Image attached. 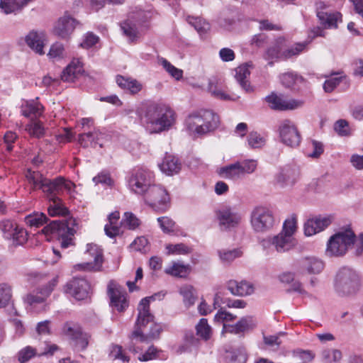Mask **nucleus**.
<instances>
[{
	"mask_svg": "<svg viewBox=\"0 0 363 363\" xmlns=\"http://www.w3.org/2000/svg\"><path fill=\"white\" fill-rule=\"evenodd\" d=\"M250 223L255 232L265 233L273 228L275 220L271 210L266 207L258 206L251 213Z\"/></svg>",
	"mask_w": 363,
	"mask_h": 363,
	"instance_id": "nucleus-8",
	"label": "nucleus"
},
{
	"mask_svg": "<svg viewBox=\"0 0 363 363\" xmlns=\"http://www.w3.org/2000/svg\"><path fill=\"white\" fill-rule=\"evenodd\" d=\"M120 227L121 228H124L128 230H135L136 228V218L135 215L130 212H125L121 222Z\"/></svg>",
	"mask_w": 363,
	"mask_h": 363,
	"instance_id": "nucleus-60",
	"label": "nucleus"
},
{
	"mask_svg": "<svg viewBox=\"0 0 363 363\" xmlns=\"http://www.w3.org/2000/svg\"><path fill=\"white\" fill-rule=\"evenodd\" d=\"M109 356L113 359H121L123 362L129 361V357L124 352L122 347L118 345L111 346Z\"/></svg>",
	"mask_w": 363,
	"mask_h": 363,
	"instance_id": "nucleus-59",
	"label": "nucleus"
},
{
	"mask_svg": "<svg viewBox=\"0 0 363 363\" xmlns=\"http://www.w3.org/2000/svg\"><path fill=\"white\" fill-rule=\"evenodd\" d=\"M91 286L89 283L82 278H74L65 286V292L70 294L77 300H84L89 296Z\"/></svg>",
	"mask_w": 363,
	"mask_h": 363,
	"instance_id": "nucleus-16",
	"label": "nucleus"
},
{
	"mask_svg": "<svg viewBox=\"0 0 363 363\" xmlns=\"http://www.w3.org/2000/svg\"><path fill=\"white\" fill-rule=\"evenodd\" d=\"M196 335L202 340L207 341L211 336V328L208 323L207 319L201 318L196 325Z\"/></svg>",
	"mask_w": 363,
	"mask_h": 363,
	"instance_id": "nucleus-47",
	"label": "nucleus"
},
{
	"mask_svg": "<svg viewBox=\"0 0 363 363\" xmlns=\"http://www.w3.org/2000/svg\"><path fill=\"white\" fill-rule=\"evenodd\" d=\"M279 280L285 284H291L289 291H295L300 294L306 293L302 287V284L295 279V274L291 272H284L280 274L278 277Z\"/></svg>",
	"mask_w": 363,
	"mask_h": 363,
	"instance_id": "nucleus-36",
	"label": "nucleus"
},
{
	"mask_svg": "<svg viewBox=\"0 0 363 363\" xmlns=\"http://www.w3.org/2000/svg\"><path fill=\"white\" fill-rule=\"evenodd\" d=\"M104 136V134L98 130L88 132L86 133L79 134L78 137L79 143L86 147L89 145H99L102 147L101 140Z\"/></svg>",
	"mask_w": 363,
	"mask_h": 363,
	"instance_id": "nucleus-31",
	"label": "nucleus"
},
{
	"mask_svg": "<svg viewBox=\"0 0 363 363\" xmlns=\"http://www.w3.org/2000/svg\"><path fill=\"white\" fill-rule=\"evenodd\" d=\"M86 247V254L92 257L93 261L76 264L74 268L76 270L84 271L100 270L103 263L102 250L97 245L93 243L88 244Z\"/></svg>",
	"mask_w": 363,
	"mask_h": 363,
	"instance_id": "nucleus-15",
	"label": "nucleus"
},
{
	"mask_svg": "<svg viewBox=\"0 0 363 363\" xmlns=\"http://www.w3.org/2000/svg\"><path fill=\"white\" fill-rule=\"evenodd\" d=\"M185 123L191 133L203 135L218 128L219 117L210 110H200L189 114Z\"/></svg>",
	"mask_w": 363,
	"mask_h": 363,
	"instance_id": "nucleus-3",
	"label": "nucleus"
},
{
	"mask_svg": "<svg viewBox=\"0 0 363 363\" xmlns=\"http://www.w3.org/2000/svg\"><path fill=\"white\" fill-rule=\"evenodd\" d=\"M208 91L216 99L224 101L234 100L230 95L225 93L217 83L212 81L208 83Z\"/></svg>",
	"mask_w": 363,
	"mask_h": 363,
	"instance_id": "nucleus-51",
	"label": "nucleus"
},
{
	"mask_svg": "<svg viewBox=\"0 0 363 363\" xmlns=\"http://www.w3.org/2000/svg\"><path fill=\"white\" fill-rule=\"evenodd\" d=\"M121 30L129 40L133 42L136 37V23L133 17H129L121 24Z\"/></svg>",
	"mask_w": 363,
	"mask_h": 363,
	"instance_id": "nucleus-44",
	"label": "nucleus"
},
{
	"mask_svg": "<svg viewBox=\"0 0 363 363\" xmlns=\"http://www.w3.org/2000/svg\"><path fill=\"white\" fill-rule=\"evenodd\" d=\"M160 170L168 176L178 174L182 169L179 159L172 155L166 153L161 163L158 164Z\"/></svg>",
	"mask_w": 363,
	"mask_h": 363,
	"instance_id": "nucleus-23",
	"label": "nucleus"
},
{
	"mask_svg": "<svg viewBox=\"0 0 363 363\" xmlns=\"http://www.w3.org/2000/svg\"><path fill=\"white\" fill-rule=\"evenodd\" d=\"M293 357L296 360L301 361L302 363H308L313 359L315 354L310 350L297 349L294 350Z\"/></svg>",
	"mask_w": 363,
	"mask_h": 363,
	"instance_id": "nucleus-57",
	"label": "nucleus"
},
{
	"mask_svg": "<svg viewBox=\"0 0 363 363\" xmlns=\"http://www.w3.org/2000/svg\"><path fill=\"white\" fill-rule=\"evenodd\" d=\"M116 82L118 86L123 89H128L131 94H135L136 89V81L130 80L129 78L125 77L121 75H117Z\"/></svg>",
	"mask_w": 363,
	"mask_h": 363,
	"instance_id": "nucleus-53",
	"label": "nucleus"
},
{
	"mask_svg": "<svg viewBox=\"0 0 363 363\" xmlns=\"http://www.w3.org/2000/svg\"><path fill=\"white\" fill-rule=\"evenodd\" d=\"M191 271V267L189 264H184L182 262H173L172 265L165 268L164 272L167 274L175 277L185 278Z\"/></svg>",
	"mask_w": 363,
	"mask_h": 363,
	"instance_id": "nucleus-34",
	"label": "nucleus"
},
{
	"mask_svg": "<svg viewBox=\"0 0 363 363\" xmlns=\"http://www.w3.org/2000/svg\"><path fill=\"white\" fill-rule=\"evenodd\" d=\"M281 82L286 88H292L302 77L292 72L284 73L281 76Z\"/></svg>",
	"mask_w": 363,
	"mask_h": 363,
	"instance_id": "nucleus-54",
	"label": "nucleus"
},
{
	"mask_svg": "<svg viewBox=\"0 0 363 363\" xmlns=\"http://www.w3.org/2000/svg\"><path fill=\"white\" fill-rule=\"evenodd\" d=\"M255 327V323L253 318L250 316L242 318L235 325H230L223 323V331L233 334L244 333Z\"/></svg>",
	"mask_w": 363,
	"mask_h": 363,
	"instance_id": "nucleus-22",
	"label": "nucleus"
},
{
	"mask_svg": "<svg viewBox=\"0 0 363 363\" xmlns=\"http://www.w3.org/2000/svg\"><path fill=\"white\" fill-rule=\"evenodd\" d=\"M317 17L325 28L331 29L337 28V21H341L342 14L339 12L318 11Z\"/></svg>",
	"mask_w": 363,
	"mask_h": 363,
	"instance_id": "nucleus-33",
	"label": "nucleus"
},
{
	"mask_svg": "<svg viewBox=\"0 0 363 363\" xmlns=\"http://www.w3.org/2000/svg\"><path fill=\"white\" fill-rule=\"evenodd\" d=\"M166 250L167 255H187L191 252V249L184 243L167 245Z\"/></svg>",
	"mask_w": 363,
	"mask_h": 363,
	"instance_id": "nucleus-52",
	"label": "nucleus"
},
{
	"mask_svg": "<svg viewBox=\"0 0 363 363\" xmlns=\"http://www.w3.org/2000/svg\"><path fill=\"white\" fill-rule=\"evenodd\" d=\"M247 142L252 148H259L265 143L264 139L257 132H252L248 135Z\"/></svg>",
	"mask_w": 363,
	"mask_h": 363,
	"instance_id": "nucleus-62",
	"label": "nucleus"
},
{
	"mask_svg": "<svg viewBox=\"0 0 363 363\" xmlns=\"http://www.w3.org/2000/svg\"><path fill=\"white\" fill-rule=\"evenodd\" d=\"M186 21L199 33H204L210 29L208 23L200 17L188 16Z\"/></svg>",
	"mask_w": 363,
	"mask_h": 363,
	"instance_id": "nucleus-50",
	"label": "nucleus"
},
{
	"mask_svg": "<svg viewBox=\"0 0 363 363\" xmlns=\"http://www.w3.org/2000/svg\"><path fill=\"white\" fill-rule=\"evenodd\" d=\"M34 0H1L0 9L5 14H10L21 11L30 2Z\"/></svg>",
	"mask_w": 363,
	"mask_h": 363,
	"instance_id": "nucleus-35",
	"label": "nucleus"
},
{
	"mask_svg": "<svg viewBox=\"0 0 363 363\" xmlns=\"http://www.w3.org/2000/svg\"><path fill=\"white\" fill-rule=\"evenodd\" d=\"M261 243L264 248L272 245L278 252H284L291 250L296 242L292 236L280 233L272 238L263 240Z\"/></svg>",
	"mask_w": 363,
	"mask_h": 363,
	"instance_id": "nucleus-17",
	"label": "nucleus"
},
{
	"mask_svg": "<svg viewBox=\"0 0 363 363\" xmlns=\"http://www.w3.org/2000/svg\"><path fill=\"white\" fill-rule=\"evenodd\" d=\"M26 178L29 184L32 186L33 190L37 189H40V186L44 183V180L47 179L44 177L40 172L32 171L31 169L26 171Z\"/></svg>",
	"mask_w": 363,
	"mask_h": 363,
	"instance_id": "nucleus-42",
	"label": "nucleus"
},
{
	"mask_svg": "<svg viewBox=\"0 0 363 363\" xmlns=\"http://www.w3.org/2000/svg\"><path fill=\"white\" fill-rule=\"evenodd\" d=\"M218 173L221 177L225 179L235 180L242 177L239 167V162L221 167Z\"/></svg>",
	"mask_w": 363,
	"mask_h": 363,
	"instance_id": "nucleus-40",
	"label": "nucleus"
},
{
	"mask_svg": "<svg viewBox=\"0 0 363 363\" xmlns=\"http://www.w3.org/2000/svg\"><path fill=\"white\" fill-rule=\"evenodd\" d=\"M26 130L34 137L40 138L44 135L45 129L40 121H33L27 125Z\"/></svg>",
	"mask_w": 363,
	"mask_h": 363,
	"instance_id": "nucleus-64",
	"label": "nucleus"
},
{
	"mask_svg": "<svg viewBox=\"0 0 363 363\" xmlns=\"http://www.w3.org/2000/svg\"><path fill=\"white\" fill-rule=\"evenodd\" d=\"M50 206L48 208L50 216H65L69 213L68 209L64 206L61 199H50Z\"/></svg>",
	"mask_w": 363,
	"mask_h": 363,
	"instance_id": "nucleus-39",
	"label": "nucleus"
},
{
	"mask_svg": "<svg viewBox=\"0 0 363 363\" xmlns=\"http://www.w3.org/2000/svg\"><path fill=\"white\" fill-rule=\"evenodd\" d=\"M27 45L35 52L44 55L43 48L46 42V35L43 31H30L25 37Z\"/></svg>",
	"mask_w": 363,
	"mask_h": 363,
	"instance_id": "nucleus-21",
	"label": "nucleus"
},
{
	"mask_svg": "<svg viewBox=\"0 0 363 363\" xmlns=\"http://www.w3.org/2000/svg\"><path fill=\"white\" fill-rule=\"evenodd\" d=\"M279 130V136L284 144L291 147L299 145L301 137L294 122L290 120L283 121Z\"/></svg>",
	"mask_w": 363,
	"mask_h": 363,
	"instance_id": "nucleus-14",
	"label": "nucleus"
},
{
	"mask_svg": "<svg viewBox=\"0 0 363 363\" xmlns=\"http://www.w3.org/2000/svg\"><path fill=\"white\" fill-rule=\"evenodd\" d=\"M200 344V340L195 336L193 331L186 330L184 332L183 342L175 348L177 354L185 352H190L192 349L196 348Z\"/></svg>",
	"mask_w": 363,
	"mask_h": 363,
	"instance_id": "nucleus-25",
	"label": "nucleus"
},
{
	"mask_svg": "<svg viewBox=\"0 0 363 363\" xmlns=\"http://www.w3.org/2000/svg\"><path fill=\"white\" fill-rule=\"evenodd\" d=\"M58 283V277L52 278L49 282L42 288L38 289L36 294H30L26 298V301L33 308L37 305H40V308L37 312L44 311L46 310V305L45 301L48 296H50L54 288Z\"/></svg>",
	"mask_w": 363,
	"mask_h": 363,
	"instance_id": "nucleus-13",
	"label": "nucleus"
},
{
	"mask_svg": "<svg viewBox=\"0 0 363 363\" xmlns=\"http://www.w3.org/2000/svg\"><path fill=\"white\" fill-rule=\"evenodd\" d=\"M47 220L48 218L45 214L39 212L29 214L25 218L26 223L30 227L38 228L45 223Z\"/></svg>",
	"mask_w": 363,
	"mask_h": 363,
	"instance_id": "nucleus-46",
	"label": "nucleus"
},
{
	"mask_svg": "<svg viewBox=\"0 0 363 363\" xmlns=\"http://www.w3.org/2000/svg\"><path fill=\"white\" fill-rule=\"evenodd\" d=\"M139 116L141 124L151 133L168 130L175 122V113L169 106L152 101L141 104Z\"/></svg>",
	"mask_w": 363,
	"mask_h": 363,
	"instance_id": "nucleus-1",
	"label": "nucleus"
},
{
	"mask_svg": "<svg viewBox=\"0 0 363 363\" xmlns=\"http://www.w3.org/2000/svg\"><path fill=\"white\" fill-rule=\"evenodd\" d=\"M160 64L162 65L164 69L177 80H179L181 78H182L183 71L180 69L175 67L166 59L162 58L160 60Z\"/></svg>",
	"mask_w": 363,
	"mask_h": 363,
	"instance_id": "nucleus-55",
	"label": "nucleus"
},
{
	"mask_svg": "<svg viewBox=\"0 0 363 363\" xmlns=\"http://www.w3.org/2000/svg\"><path fill=\"white\" fill-rule=\"evenodd\" d=\"M216 216L222 231L238 228L242 219V214L230 206L220 208L216 211Z\"/></svg>",
	"mask_w": 363,
	"mask_h": 363,
	"instance_id": "nucleus-9",
	"label": "nucleus"
},
{
	"mask_svg": "<svg viewBox=\"0 0 363 363\" xmlns=\"http://www.w3.org/2000/svg\"><path fill=\"white\" fill-rule=\"evenodd\" d=\"M257 161L253 160H244L239 162V167L242 177L246 174L253 173L257 168Z\"/></svg>",
	"mask_w": 363,
	"mask_h": 363,
	"instance_id": "nucleus-61",
	"label": "nucleus"
},
{
	"mask_svg": "<svg viewBox=\"0 0 363 363\" xmlns=\"http://www.w3.org/2000/svg\"><path fill=\"white\" fill-rule=\"evenodd\" d=\"M307 45V42L296 43L283 50V51L281 52V56L284 60L289 59L292 57L297 56L306 48Z\"/></svg>",
	"mask_w": 363,
	"mask_h": 363,
	"instance_id": "nucleus-45",
	"label": "nucleus"
},
{
	"mask_svg": "<svg viewBox=\"0 0 363 363\" xmlns=\"http://www.w3.org/2000/svg\"><path fill=\"white\" fill-rule=\"evenodd\" d=\"M298 177V172L295 168L286 167L276 177V182L280 186H292L295 184Z\"/></svg>",
	"mask_w": 363,
	"mask_h": 363,
	"instance_id": "nucleus-28",
	"label": "nucleus"
},
{
	"mask_svg": "<svg viewBox=\"0 0 363 363\" xmlns=\"http://www.w3.org/2000/svg\"><path fill=\"white\" fill-rule=\"evenodd\" d=\"M81 326L74 322H66L62 328V333L64 335L73 340L81 331Z\"/></svg>",
	"mask_w": 363,
	"mask_h": 363,
	"instance_id": "nucleus-48",
	"label": "nucleus"
},
{
	"mask_svg": "<svg viewBox=\"0 0 363 363\" xmlns=\"http://www.w3.org/2000/svg\"><path fill=\"white\" fill-rule=\"evenodd\" d=\"M107 294L110 298V306L118 311H123L128 306V301L125 290L116 281H109Z\"/></svg>",
	"mask_w": 363,
	"mask_h": 363,
	"instance_id": "nucleus-12",
	"label": "nucleus"
},
{
	"mask_svg": "<svg viewBox=\"0 0 363 363\" xmlns=\"http://www.w3.org/2000/svg\"><path fill=\"white\" fill-rule=\"evenodd\" d=\"M333 285L335 292L340 296L355 294L361 285L360 276L354 269L342 267L337 272Z\"/></svg>",
	"mask_w": 363,
	"mask_h": 363,
	"instance_id": "nucleus-4",
	"label": "nucleus"
},
{
	"mask_svg": "<svg viewBox=\"0 0 363 363\" xmlns=\"http://www.w3.org/2000/svg\"><path fill=\"white\" fill-rule=\"evenodd\" d=\"M36 354L37 350L35 348L27 346L18 352V360L20 363H26Z\"/></svg>",
	"mask_w": 363,
	"mask_h": 363,
	"instance_id": "nucleus-56",
	"label": "nucleus"
},
{
	"mask_svg": "<svg viewBox=\"0 0 363 363\" xmlns=\"http://www.w3.org/2000/svg\"><path fill=\"white\" fill-rule=\"evenodd\" d=\"M77 229V220L73 218L63 220H55L45 226L42 233L46 235H54L60 238V247L67 248L73 245L72 237Z\"/></svg>",
	"mask_w": 363,
	"mask_h": 363,
	"instance_id": "nucleus-5",
	"label": "nucleus"
},
{
	"mask_svg": "<svg viewBox=\"0 0 363 363\" xmlns=\"http://www.w3.org/2000/svg\"><path fill=\"white\" fill-rule=\"evenodd\" d=\"M138 199L157 213H164L171 206L169 194L161 185L155 184L145 190H142V194Z\"/></svg>",
	"mask_w": 363,
	"mask_h": 363,
	"instance_id": "nucleus-6",
	"label": "nucleus"
},
{
	"mask_svg": "<svg viewBox=\"0 0 363 363\" xmlns=\"http://www.w3.org/2000/svg\"><path fill=\"white\" fill-rule=\"evenodd\" d=\"M91 335L83 332L82 330L72 340L74 341V347L78 351L85 350L91 340Z\"/></svg>",
	"mask_w": 363,
	"mask_h": 363,
	"instance_id": "nucleus-49",
	"label": "nucleus"
},
{
	"mask_svg": "<svg viewBox=\"0 0 363 363\" xmlns=\"http://www.w3.org/2000/svg\"><path fill=\"white\" fill-rule=\"evenodd\" d=\"M12 286L8 283L0 284V308H5L12 301Z\"/></svg>",
	"mask_w": 363,
	"mask_h": 363,
	"instance_id": "nucleus-41",
	"label": "nucleus"
},
{
	"mask_svg": "<svg viewBox=\"0 0 363 363\" xmlns=\"http://www.w3.org/2000/svg\"><path fill=\"white\" fill-rule=\"evenodd\" d=\"M180 294L183 296L184 305L186 307L193 306L196 300V292L191 286H184L180 289Z\"/></svg>",
	"mask_w": 363,
	"mask_h": 363,
	"instance_id": "nucleus-43",
	"label": "nucleus"
},
{
	"mask_svg": "<svg viewBox=\"0 0 363 363\" xmlns=\"http://www.w3.org/2000/svg\"><path fill=\"white\" fill-rule=\"evenodd\" d=\"M154 174L149 169L145 167L138 169V197L142 194V190H145L155 185Z\"/></svg>",
	"mask_w": 363,
	"mask_h": 363,
	"instance_id": "nucleus-26",
	"label": "nucleus"
},
{
	"mask_svg": "<svg viewBox=\"0 0 363 363\" xmlns=\"http://www.w3.org/2000/svg\"><path fill=\"white\" fill-rule=\"evenodd\" d=\"M164 296L162 291L143 298L138 310V340L150 342L160 337L162 327L154 321V315L150 311V303L155 300H161Z\"/></svg>",
	"mask_w": 363,
	"mask_h": 363,
	"instance_id": "nucleus-2",
	"label": "nucleus"
},
{
	"mask_svg": "<svg viewBox=\"0 0 363 363\" xmlns=\"http://www.w3.org/2000/svg\"><path fill=\"white\" fill-rule=\"evenodd\" d=\"M296 230V218L292 216L291 218L286 219L283 225V230L281 232L289 236H292Z\"/></svg>",
	"mask_w": 363,
	"mask_h": 363,
	"instance_id": "nucleus-63",
	"label": "nucleus"
},
{
	"mask_svg": "<svg viewBox=\"0 0 363 363\" xmlns=\"http://www.w3.org/2000/svg\"><path fill=\"white\" fill-rule=\"evenodd\" d=\"M119 218L120 213L118 211H114L108 216V223L104 227V230L107 236L114 238L121 233V227L118 225Z\"/></svg>",
	"mask_w": 363,
	"mask_h": 363,
	"instance_id": "nucleus-37",
	"label": "nucleus"
},
{
	"mask_svg": "<svg viewBox=\"0 0 363 363\" xmlns=\"http://www.w3.org/2000/svg\"><path fill=\"white\" fill-rule=\"evenodd\" d=\"M74 186V184L70 181H65L62 177H57L52 180L49 179L44 180V183L40 186V189L46 198L50 200L60 198V194L64 190L70 192Z\"/></svg>",
	"mask_w": 363,
	"mask_h": 363,
	"instance_id": "nucleus-10",
	"label": "nucleus"
},
{
	"mask_svg": "<svg viewBox=\"0 0 363 363\" xmlns=\"http://www.w3.org/2000/svg\"><path fill=\"white\" fill-rule=\"evenodd\" d=\"M82 72V63L79 59H73L63 70L61 74V79L64 82H73Z\"/></svg>",
	"mask_w": 363,
	"mask_h": 363,
	"instance_id": "nucleus-24",
	"label": "nucleus"
},
{
	"mask_svg": "<svg viewBox=\"0 0 363 363\" xmlns=\"http://www.w3.org/2000/svg\"><path fill=\"white\" fill-rule=\"evenodd\" d=\"M266 101L272 109L278 111L293 110L302 106V102L300 101L286 100L282 96H278L274 93L266 97Z\"/></svg>",
	"mask_w": 363,
	"mask_h": 363,
	"instance_id": "nucleus-19",
	"label": "nucleus"
},
{
	"mask_svg": "<svg viewBox=\"0 0 363 363\" xmlns=\"http://www.w3.org/2000/svg\"><path fill=\"white\" fill-rule=\"evenodd\" d=\"M338 74H342V73H338ZM344 79H346L345 75L331 77L325 80L323 84L324 91L327 93H331Z\"/></svg>",
	"mask_w": 363,
	"mask_h": 363,
	"instance_id": "nucleus-58",
	"label": "nucleus"
},
{
	"mask_svg": "<svg viewBox=\"0 0 363 363\" xmlns=\"http://www.w3.org/2000/svg\"><path fill=\"white\" fill-rule=\"evenodd\" d=\"M0 230L4 237L12 240L13 245H21L26 242L28 233L25 229L19 227L15 222L4 220L0 222Z\"/></svg>",
	"mask_w": 363,
	"mask_h": 363,
	"instance_id": "nucleus-11",
	"label": "nucleus"
},
{
	"mask_svg": "<svg viewBox=\"0 0 363 363\" xmlns=\"http://www.w3.org/2000/svg\"><path fill=\"white\" fill-rule=\"evenodd\" d=\"M301 270H306L309 274H319L324 268L323 262L316 257H306L298 262Z\"/></svg>",
	"mask_w": 363,
	"mask_h": 363,
	"instance_id": "nucleus-29",
	"label": "nucleus"
},
{
	"mask_svg": "<svg viewBox=\"0 0 363 363\" xmlns=\"http://www.w3.org/2000/svg\"><path fill=\"white\" fill-rule=\"evenodd\" d=\"M43 106L36 101H26L22 106V113L26 117H38L43 113Z\"/></svg>",
	"mask_w": 363,
	"mask_h": 363,
	"instance_id": "nucleus-38",
	"label": "nucleus"
},
{
	"mask_svg": "<svg viewBox=\"0 0 363 363\" xmlns=\"http://www.w3.org/2000/svg\"><path fill=\"white\" fill-rule=\"evenodd\" d=\"M250 65L248 63L242 65L235 69V77L237 82L240 84V86L246 92H252L253 88L250 85L247 78L250 76V72L249 67Z\"/></svg>",
	"mask_w": 363,
	"mask_h": 363,
	"instance_id": "nucleus-30",
	"label": "nucleus"
},
{
	"mask_svg": "<svg viewBox=\"0 0 363 363\" xmlns=\"http://www.w3.org/2000/svg\"><path fill=\"white\" fill-rule=\"evenodd\" d=\"M225 357L228 363H246L247 359L246 350L242 346L226 350Z\"/></svg>",
	"mask_w": 363,
	"mask_h": 363,
	"instance_id": "nucleus-32",
	"label": "nucleus"
},
{
	"mask_svg": "<svg viewBox=\"0 0 363 363\" xmlns=\"http://www.w3.org/2000/svg\"><path fill=\"white\" fill-rule=\"evenodd\" d=\"M332 223L330 216H315L309 218L304 224V233L306 236L313 235L328 228Z\"/></svg>",
	"mask_w": 363,
	"mask_h": 363,
	"instance_id": "nucleus-20",
	"label": "nucleus"
},
{
	"mask_svg": "<svg viewBox=\"0 0 363 363\" xmlns=\"http://www.w3.org/2000/svg\"><path fill=\"white\" fill-rule=\"evenodd\" d=\"M354 233L351 230L340 231L332 235L327 243L326 255L341 257L345 255L354 241Z\"/></svg>",
	"mask_w": 363,
	"mask_h": 363,
	"instance_id": "nucleus-7",
	"label": "nucleus"
},
{
	"mask_svg": "<svg viewBox=\"0 0 363 363\" xmlns=\"http://www.w3.org/2000/svg\"><path fill=\"white\" fill-rule=\"evenodd\" d=\"M227 288L235 296H247L254 292L252 284L246 281L238 282L235 280H230L227 284Z\"/></svg>",
	"mask_w": 363,
	"mask_h": 363,
	"instance_id": "nucleus-27",
	"label": "nucleus"
},
{
	"mask_svg": "<svg viewBox=\"0 0 363 363\" xmlns=\"http://www.w3.org/2000/svg\"><path fill=\"white\" fill-rule=\"evenodd\" d=\"M78 22L69 16H64L58 19L53 28L55 35L62 39H67L73 33Z\"/></svg>",
	"mask_w": 363,
	"mask_h": 363,
	"instance_id": "nucleus-18",
	"label": "nucleus"
}]
</instances>
